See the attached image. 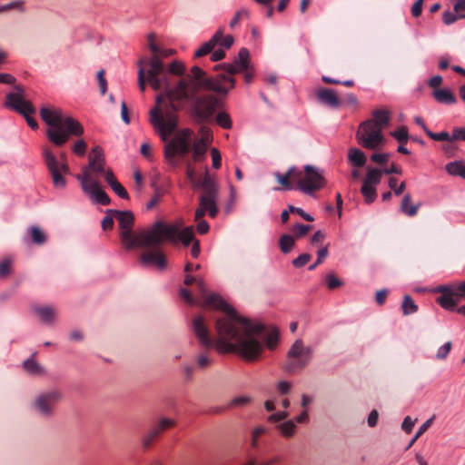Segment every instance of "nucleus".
I'll return each instance as SVG.
<instances>
[{"instance_id":"f257e3e1","label":"nucleus","mask_w":465,"mask_h":465,"mask_svg":"<svg viewBox=\"0 0 465 465\" xmlns=\"http://www.w3.org/2000/svg\"><path fill=\"white\" fill-rule=\"evenodd\" d=\"M182 299L190 305L199 304L225 312L215 322L217 339L213 340L203 316L193 319V331L206 349L215 348L219 353H237L248 361H257L263 346L272 350L278 341L276 331L268 332L264 325L240 316L221 296L210 292L203 279L195 283L194 295L186 288L180 290Z\"/></svg>"},{"instance_id":"f03ea898","label":"nucleus","mask_w":465,"mask_h":465,"mask_svg":"<svg viewBox=\"0 0 465 465\" xmlns=\"http://www.w3.org/2000/svg\"><path fill=\"white\" fill-rule=\"evenodd\" d=\"M169 104L160 111L153 108L150 112V122L158 132L162 140L166 141L176 129L178 124L177 112L187 103L191 116L199 124L212 123L223 101L211 93H200L197 84L189 76L178 81L167 94Z\"/></svg>"},{"instance_id":"7ed1b4c3","label":"nucleus","mask_w":465,"mask_h":465,"mask_svg":"<svg viewBox=\"0 0 465 465\" xmlns=\"http://www.w3.org/2000/svg\"><path fill=\"white\" fill-rule=\"evenodd\" d=\"M41 119L49 126L46 136L56 146H62L71 136L84 134L83 125L71 116L55 107L44 106L40 109Z\"/></svg>"},{"instance_id":"20e7f679","label":"nucleus","mask_w":465,"mask_h":465,"mask_svg":"<svg viewBox=\"0 0 465 465\" xmlns=\"http://www.w3.org/2000/svg\"><path fill=\"white\" fill-rule=\"evenodd\" d=\"M105 159L102 147L94 146L88 155V164L82 168V173L76 175L80 181L83 191L102 205H108L111 202L107 193L102 189L98 180L99 175L104 173Z\"/></svg>"},{"instance_id":"39448f33","label":"nucleus","mask_w":465,"mask_h":465,"mask_svg":"<svg viewBox=\"0 0 465 465\" xmlns=\"http://www.w3.org/2000/svg\"><path fill=\"white\" fill-rule=\"evenodd\" d=\"M200 131L203 137L195 140L193 143H192V130H182L177 138L169 142L165 145V158L172 160L178 153L181 154H186L193 152V159L194 162L203 161L206 156L208 143L212 139V134L207 127H202Z\"/></svg>"},{"instance_id":"423d86ee","label":"nucleus","mask_w":465,"mask_h":465,"mask_svg":"<svg viewBox=\"0 0 465 465\" xmlns=\"http://www.w3.org/2000/svg\"><path fill=\"white\" fill-rule=\"evenodd\" d=\"M107 214H114L119 223L120 238L125 249L131 250L134 247L152 246L153 238L147 237L153 232V226L147 230L134 232L133 226L134 223V215L131 211H118L108 209Z\"/></svg>"},{"instance_id":"0eeeda50","label":"nucleus","mask_w":465,"mask_h":465,"mask_svg":"<svg viewBox=\"0 0 465 465\" xmlns=\"http://www.w3.org/2000/svg\"><path fill=\"white\" fill-rule=\"evenodd\" d=\"M147 237L153 238L152 246L162 245L164 241L176 242L178 240L184 246H189L195 241L193 227L189 226L180 230L178 225L167 224L163 221H157L153 224V232Z\"/></svg>"},{"instance_id":"6e6552de","label":"nucleus","mask_w":465,"mask_h":465,"mask_svg":"<svg viewBox=\"0 0 465 465\" xmlns=\"http://www.w3.org/2000/svg\"><path fill=\"white\" fill-rule=\"evenodd\" d=\"M186 176L190 181L193 189H201L203 193L199 197V202L202 203L203 209H206L207 205L212 207V213L215 212L213 206V198H218L219 195V184L215 181V176L210 174L208 169L203 177H198L193 168L190 164L186 168Z\"/></svg>"},{"instance_id":"1a4fd4ad","label":"nucleus","mask_w":465,"mask_h":465,"mask_svg":"<svg viewBox=\"0 0 465 465\" xmlns=\"http://www.w3.org/2000/svg\"><path fill=\"white\" fill-rule=\"evenodd\" d=\"M188 74L193 82L197 84V90H199V87H203L220 95H226L235 85L234 78L226 76L224 74L206 76L205 72L196 65L192 67L191 74Z\"/></svg>"},{"instance_id":"9d476101","label":"nucleus","mask_w":465,"mask_h":465,"mask_svg":"<svg viewBox=\"0 0 465 465\" xmlns=\"http://www.w3.org/2000/svg\"><path fill=\"white\" fill-rule=\"evenodd\" d=\"M42 155L45 164L51 175L54 187L55 189H64L66 186V179L64 175L70 173V169L66 162V155L61 153L60 157L51 151L49 147H44Z\"/></svg>"},{"instance_id":"9b49d317","label":"nucleus","mask_w":465,"mask_h":465,"mask_svg":"<svg viewBox=\"0 0 465 465\" xmlns=\"http://www.w3.org/2000/svg\"><path fill=\"white\" fill-rule=\"evenodd\" d=\"M163 70L166 72L164 77V83L155 91H163L159 94L156 97V105L153 108H163L166 104H169L168 96L166 95L168 91L173 89L178 81L185 76H191L185 74V68L183 64L174 61L172 62L168 68L163 64ZM162 109H160L161 111Z\"/></svg>"},{"instance_id":"f8f14e48","label":"nucleus","mask_w":465,"mask_h":465,"mask_svg":"<svg viewBox=\"0 0 465 465\" xmlns=\"http://www.w3.org/2000/svg\"><path fill=\"white\" fill-rule=\"evenodd\" d=\"M15 93H9L6 94V101L5 105L25 116L27 124L33 129L38 128V124L35 118L31 116L35 113L33 104L25 101V91L21 85H15Z\"/></svg>"},{"instance_id":"ddd939ff","label":"nucleus","mask_w":465,"mask_h":465,"mask_svg":"<svg viewBox=\"0 0 465 465\" xmlns=\"http://www.w3.org/2000/svg\"><path fill=\"white\" fill-rule=\"evenodd\" d=\"M326 184L322 172L315 166L305 165L303 172L297 176V189L305 194L312 195Z\"/></svg>"},{"instance_id":"4468645a","label":"nucleus","mask_w":465,"mask_h":465,"mask_svg":"<svg viewBox=\"0 0 465 465\" xmlns=\"http://www.w3.org/2000/svg\"><path fill=\"white\" fill-rule=\"evenodd\" d=\"M147 42L153 55L148 60L144 59L143 64L150 66L148 75L153 84V89H158L164 83L166 72L163 70V61L159 59V47L155 44L154 35L150 34L147 37Z\"/></svg>"},{"instance_id":"2eb2a0df","label":"nucleus","mask_w":465,"mask_h":465,"mask_svg":"<svg viewBox=\"0 0 465 465\" xmlns=\"http://www.w3.org/2000/svg\"><path fill=\"white\" fill-rule=\"evenodd\" d=\"M358 143L368 150H380L386 143L382 132L371 122H362L356 133Z\"/></svg>"},{"instance_id":"dca6fc26","label":"nucleus","mask_w":465,"mask_h":465,"mask_svg":"<svg viewBox=\"0 0 465 465\" xmlns=\"http://www.w3.org/2000/svg\"><path fill=\"white\" fill-rule=\"evenodd\" d=\"M311 349L304 347L302 340H297L287 353V361L283 366L285 371L296 373L302 371L311 360Z\"/></svg>"},{"instance_id":"f3484780","label":"nucleus","mask_w":465,"mask_h":465,"mask_svg":"<svg viewBox=\"0 0 465 465\" xmlns=\"http://www.w3.org/2000/svg\"><path fill=\"white\" fill-rule=\"evenodd\" d=\"M63 393L59 390H50L39 393L32 402V409L43 418L54 415L55 406L62 401Z\"/></svg>"},{"instance_id":"a211bd4d","label":"nucleus","mask_w":465,"mask_h":465,"mask_svg":"<svg viewBox=\"0 0 465 465\" xmlns=\"http://www.w3.org/2000/svg\"><path fill=\"white\" fill-rule=\"evenodd\" d=\"M382 171L379 168L368 167L366 176L362 180L361 193L366 203H371L377 197L376 186L381 183Z\"/></svg>"},{"instance_id":"6ab92c4d","label":"nucleus","mask_w":465,"mask_h":465,"mask_svg":"<svg viewBox=\"0 0 465 465\" xmlns=\"http://www.w3.org/2000/svg\"><path fill=\"white\" fill-rule=\"evenodd\" d=\"M160 246H143V248L146 250L140 255L141 263L144 266H153L159 270H163L167 262Z\"/></svg>"},{"instance_id":"aec40b11","label":"nucleus","mask_w":465,"mask_h":465,"mask_svg":"<svg viewBox=\"0 0 465 465\" xmlns=\"http://www.w3.org/2000/svg\"><path fill=\"white\" fill-rule=\"evenodd\" d=\"M437 292L441 293V295L437 298V302L443 309L448 311H454L458 302L464 297L463 294H460V292L456 291L455 285L439 286Z\"/></svg>"},{"instance_id":"412c9836","label":"nucleus","mask_w":465,"mask_h":465,"mask_svg":"<svg viewBox=\"0 0 465 465\" xmlns=\"http://www.w3.org/2000/svg\"><path fill=\"white\" fill-rule=\"evenodd\" d=\"M175 426V420L168 418H162L158 423L152 427L142 438V445L144 449L151 447L152 443L160 437L161 433Z\"/></svg>"},{"instance_id":"4be33fe9","label":"nucleus","mask_w":465,"mask_h":465,"mask_svg":"<svg viewBox=\"0 0 465 465\" xmlns=\"http://www.w3.org/2000/svg\"><path fill=\"white\" fill-rule=\"evenodd\" d=\"M217 200H218V198H213V206L215 209V212L213 213V214H211L212 207L207 205V207H205L206 209H203L202 203H201V202H199V207L195 211L194 220L197 223V232L200 234L206 233L210 228L208 223L203 219V216L205 215V213H208V214L211 218H214L217 215V213H218Z\"/></svg>"},{"instance_id":"5701e85b","label":"nucleus","mask_w":465,"mask_h":465,"mask_svg":"<svg viewBox=\"0 0 465 465\" xmlns=\"http://www.w3.org/2000/svg\"><path fill=\"white\" fill-rule=\"evenodd\" d=\"M317 98L320 100L321 103L331 108H338L341 104L336 92L329 88L319 89L317 91Z\"/></svg>"},{"instance_id":"b1692460","label":"nucleus","mask_w":465,"mask_h":465,"mask_svg":"<svg viewBox=\"0 0 465 465\" xmlns=\"http://www.w3.org/2000/svg\"><path fill=\"white\" fill-rule=\"evenodd\" d=\"M32 310L39 319L46 324H53L57 316L56 309L53 306L34 305Z\"/></svg>"},{"instance_id":"393cba45","label":"nucleus","mask_w":465,"mask_h":465,"mask_svg":"<svg viewBox=\"0 0 465 465\" xmlns=\"http://www.w3.org/2000/svg\"><path fill=\"white\" fill-rule=\"evenodd\" d=\"M105 178V181L111 186L112 190L122 199H128L129 194L125 188L116 180L113 171L110 168L104 167V173H101Z\"/></svg>"},{"instance_id":"a878e982","label":"nucleus","mask_w":465,"mask_h":465,"mask_svg":"<svg viewBox=\"0 0 465 465\" xmlns=\"http://www.w3.org/2000/svg\"><path fill=\"white\" fill-rule=\"evenodd\" d=\"M365 122L372 123L376 128H380L382 132L390 123V112L386 109H376L372 112V119Z\"/></svg>"},{"instance_id":"bb28decb","label":"nucleus","mask_w":465,"mask_h":465,"mask_svg":"<svg viewBox=\"0 0 465 465\" xmlns=\"http://www.w3.org/2000/svg\"><path fill=\"white\" fill-rule=\"evenodd\" d=\"M222 39V29H219L213 37L202 45V46L195 51V57H203L208 54H210L214 47L218 45L219 40Z\"/></svg>"},{"instance_id":"cd10ccee","label":"nucleus","mask_w":465,"mask_h":465,"mask_svg":"<svg viewBox=\"0 0 465 465\" xmlns=\"http://www.w3.org/2000/svg\"><path fill=\"white\" fill-rule=\"evenodd\" d=\"M248 66L242 64L233 60L232 63L230 64H223L216 65L214 67L215 70H222L219 74H224L226 76H230L233 78V75L239 73H242L243 70H246Z\"/></svg>"},{"instance_id":"c85d7f7f","label":"nucleus","mask_w":465,"mask_h":465,"mask_svg":"<svg viewBox=\"0 0 465 465\" xmlns=\"http://www.w3.org/2000/svg\"><path fill=\"white\" fill-rule=\"evenodd\" d=\"M299 175L300 170L296 169L295 167L290 168L284 175H282L278 173H275L277 181L284 189H292V184L291 179L297 183V176Z\"/></svg>"},{"instance_id":"c756f323","label":"nucleus","mask_w":465,"mask_h":465,"mask_svg":"<svg viewBox=\"0 0 465 465\" xmlns=\"http://www.w3.org/2000/svg\"><path fill=\"white\" fill-rule=\"evenodd\" d=\"M432 95L434 99L440 103L444 104H453L457 102V99L453 93L446 88H436L433 90Z\"/></svg>"},{"instance_id":"7c9ffc66","label":"nucleus","mask_w":465,"mask_h":465,"mask_svg":"<svg viewBox=\"0 0 465 465\" xmlns=\"http://www.w3.org/2000/svg\"><path fill=\"white\" fill-rule=\"evenodd\" d=\"M349 162L357 168L363 167L366 164L367 158L365 153L358 148H351L348 152Z\"/></svg>"},{"instance_id":"2f4dec72","label":"nucleus","mask_w":465,"mask_h":465,"mask_svg":"<svg viewBox=\"0 0 465 465\" xmlns=\"http://www.w3.org/2000/svg\"><path fill=\"white\" fill-rule=\"evenodd\" d=\"M143 62H144V58L140 59L138 62V66H139L138 84H139V88L142 92H144L146 83H148L151 85V87L153 88V84H151V82L149 80V75H148V72L150 71V66H146L145 64H143Z\"/></svg>"},{"instance_id":"473e14b6","label":"nucleus","mask_w":465,"mask_h":465,"mask_svg":"<svg viewBox=\"0 0 465 465\" xmlns=\"http://www.w3.org/2000/svg\"><path fill=\"white\" fill-rule=\"evenodd\" d=\"M420 203L418 204H412L411 203V195L410 193H406L401 203V211L404 214L413 217L417 214L419 208L420 207Z\"/></svg>"},{"instance_id":"72a5a7b5","label":"nucleus","mask_w":465,"mask_h":465,"mask_svg":"<svg viewBox=\"0 0 465 465\" xmlns=\"http://www.w3.org/2000/svg\"><path fill=\"white\" fill-rule=\"evenodd\" d=\"M276 428L284 438H292L296 432V425L292 420L277 424Z\"/></svg>"},{"instance_id":"f704fd0d","label":"nucleus","mask_w":465,"mask_h":465,"mask_svg":"<svg viewBox=\"0 0 465 465\" xmlns=\"http://www.w3.org/2000/svg\"><path fill=\"white\" fill-rule=\"evenodd\" d=\"M446 171L453 176H460L465 179V165L462 162H451L446 164Z\"/></svg>"},{"instance_id":"c9c22d12","label":"nucleus","mask_w":465,"mask_h":465,"mask_svg":"<svg viewBox=\"0 0 465 465\" xmlns=\"http://www.w3.org/2000/svg\"><path fill=\"white\" fill-rule=\"evenodd\" d=\"M151 186L153 188V195L146 205V208L148 210L153 209L154 206H156L160 202L161 198L163 197V195L164 194V190L156 184L155 180L152 182Z\"/></svg>"},{"instance_id":"e433bc0d","label":"nucleus","mask_w":465,"mask_h":465,"mask_svg":"<svg viewBox=\"0 0 465 465\" xmlns=\"http://www.w3.org/2000/svg\"><path fill=\"white\" fill-rule=\"evenodd\" d=\"M29 232L34 243L42 245L46 242V235L39 227L32 226Z\"/></svg>"},{"instance_id":"4c0bfd02","label":"nucleus","mask_w":465,"mask_h":465,"mask_svg":"<svg viewBox=\"0 0 465 465\" xmlns=\"http://www.w3.org/2000/svg\"><path fill=\"white\" fill-rule=\"evenodd\" d=\"M401 308L404 315H410L418 311V306L410 295L404 296Z\"/></svg>"},{"instance_id":"58836bf2","label":"nucleus","mask_w":465,"mask_h":465,"mask_svg":"<svg viewBox=\"0 0 465 465\" xmlns=\"http://www.w3.org/2000/svg\"><path fill=\"white\" fill-rule=\"evenodd\" d=\"M213 120L223 129H231L232 126V119L225 112H219L214 115Z\"/></svg>"},{"instance_id":"ea45409f","label":"nucleus","mask_w":465,"mask_h":465,"mask_svg":"<svg viewBox=\"0 0 465 465\" xmlns=\"http://www.w3.org/2000/svg\"><path fill=\"white\" fill-rule=\"evenodd\" d=\"M280 249L283 253L291 252L294 245V237L289 234H282L279 240Z\"/></svg>"},{"instance_id":"a19ab883","label":"nucleus","mask_w":465,"mask_h":465,"mask_svg":"<svg viewBox=\"0 0 465 465\" xmlns=\"http://www.w3.org/2000/svg\"><path fill=\"white\" fill-rule=\"evenodd\" d=\"M24 368L30 374L41 375L45 373V369L34 360L28 359L24 362Z\"/></svg>"},{"instance_id":"79ce46f5","label":"nucleus","mask_w":465,"mask_h":465,"mask_svg":"<svg viewBox=\"0 0 465 465\" xmlns=\"http://www.w3.org/2000/svg\"><path fill=\"white\" fill-rule=\"evenodd\" d=\"M435 419V415H433L432 417H430V419H428L418 430V431L416 432L415 436L411 439V440L409 442L408 446H407V450H409L413 444L414 442L423 434L425 433L428 429L431 426V424L433 423V420Z\"/></svg>"},{"instance_id":"37998d69","label":"nucleus","mask_w":465,"mask_h":465,"mask_svg":"<svg viewBox=\"0 0 465 465\" xmlns=\"http://www.w3.org/2000/svg\"><path fill=\"white\" fill-rule=\"evenodd\" d=\"M24 5H25V1H23V0L12 1L6 5H0V14L11 11L13 9H18L20 12L24 13L25 12Z\"/></svg>"},{"instance_id":"c03bdc74","label":"nucleus","mask_w":465,"mask_h":465,"mask_svg":"<svg viewBox=\"0 0 465 465\" xmlns=\"http://www.w3.org/2000/svg\"><path fill=\"white\" fill-rule=\"evenodd\" d=\"M391 134L401 143H406L408 141V129L405 126L399 127L397 130L391 132Z\"/></svg>"},{"instance_id":"a18cd8bd","label":"nucleus","mask_w":465,"mask_h":465,"mask_svg":"<svg viewBox=\"0 0 465 465\" xmlns=\"http://www.w3.org/2000/svg\"><path fill=\"white\" fill-rule=\"evenodd\" d=\"M267 431L265 427L259 426L253 429L252 432L251 445L253 449L259 446V438Z\"/></svg>"},{"instance_id":"49530a36","label":"nucleus","mask_w":465,"mask_h":465,"mask_svg":"<svg viewBox=\"0 0 465 465\" xmlns=\"http://www.w3.org/2000/svg\"><path fill=\"white\" fill-rule=\"evenodd\" d=\"M291 230L295 238H300L306 235L312 230V226L297 223Z\"/></svg>"},{"instance_id":"de8ad7c7","label":"nucleus","mask_w":465,"mask_h":465,"mask_svg":"<svg viewBox=\"0 0 465 465\" xmlns=\"http://www.w3.org/2000/svg\"><path fill=\"white\" fill-rule=\"evenodd\" d=\"M234 61L249 67L251 65L249 50L245 47L241 48Z\"/></svg>"},{"instance_id":"09e8293b","label":"nucleus","mask_w":465,"mask_h":465,"mask_svg":"<svg viewBox=\"0 0 465 465\" xmlns=\"http://www.w3.org/2000/svg\"><path fill=\"white\" fill-rule=\"evenodd\" d=\"M12 272V261L8 258L0 262V279L6 278Z\"/></svg>"},{"instance_id":"8fccbe9b","label":"nucleus","mask_w":465,"mask_h":465,"mask_svg":"<svg viewBox=\"0 0 465 465\" xmlns=\"http://www.w3.org/2000/svg\"><path fill=\"white\" fill-rule=\"evenodd\" d=\"M426 134L434 141L453 142V139H451V136L447 132L433 133L430 130H426Z\"/></svg>"},{"instance_id":"3c124183","label":"nucleus","mask_w":465,"mask_h":465,"mask_svg":"<svg viewBox=\"0 0 465 465\" xmlns=\"http://www.w3.org/2000/svg\"><path fill=\"white\" fill-rule=\"evenodd\" d=\"M459 13L451 12V11H445L442 15L443 23L445 25H451L452 23L456 22L459 18L465 17V15H458Z\"/></svg>"},{"instance_id":"603ef678","label":"nucleus","mask_w":465,"mask_h":465,"mask_svg":"<svg viewBox=\"0 0 465 465\" xmlns=\"http://www.w3.org/2000/svg\"><path fill=\"white\" fill-rule=\"evenodd\" d=\"M325 282L330 290H334L336 288H339L342 286V282L338 279L335 274L329 273L325 277Z\"/></svg>"},{"instance_id":"864d4df0","label":"nucleus","mask_w":465,"mask_h":465,"mask_svg":"<svg viewBox=\"0 0 465 465\" xmlns=\"http://www.w3.org/2000/svg\"><path fill=\"white\" fill-rule=\"evenodd\" d=\"M397 182L398 180L396 178L391 177L389 179V186L391 190H393L395 195L399 196L404 192L406 183L405 182H402L400 185H397Z\"/></svg>"},{"instance_id":"5fc2aeb1","label":"nucleus","mask_w":465,"mask_h":465,"mask_svg":"<svg viewBox=\"0 0 465 465\" xmlns=\"http://www.w3.org/2000/svg\"><path fill=\"white\" fill-rule=\"evenodd\" d=\"M452 343L451 341H447L442 346H440L436 353V358L438 360H445L451 351Z\"/></svg>"},{"instance_id":"6e6d98bb","label":"nucleus","mask_w":465,"mask_h":465,"mask_svg":"<svg viewBox=\"0 0 465 465\" xmlns=\"http://www.w3.org/2000/svg\"><path fill=\"white\" fill-rule=\"evenodd\" d=\"M252 401V399L251 397L249 396H239V397H235L233 398L230 403H229V407H242V406H245L247 404H249L250 402Z\"/></svg>"},{"instance_id":"4d7b16f0","label":"nucleus","mask_w":465,"mask_h":465,"mask_svg":"<svg viewBox=\"0 0 465 465\" xmlns=\"http://www.w3.org/2000/svg\"><path fill=\"white\" fill-rule=\"evenodd\" d=\"M86 148H87V143H85V141L83 139H79L74 143V144L73 146V152L77 155L84 156L85 153Z\"/></svg>"},{"instance_id":"13d9d810","label":"nucleus","mask_w":465,"mask_h":465,"mask_svg":"<svg viewBox=\"0 0 465 465\" xmlns=\"http://www.w3.org/2000/svg\"><path fill=\"white\" fill-rule=\"evenodd\" d=\"M105 72L104 70H100L97 72V80L99 84L100 93L102 95L105 94L107 91V81L104 77Z\"/></svg>"},{"instance_id":"bf43d9fd","label":"nucleus","mask_w":465,"mask_h":465,"mask_svg":"<svg viewBox=\"0 0 465 465\" xmlns=\"http://www.w3.org/2000/svg\"><path fill=\"white\" fill-rule=\"evenodd\" d=\"M312 259L309 253H302L292 261V265L296 268H301L307 264Z\"/></svg>"},{"instance_id":"052dcab7","label":"nucleus","mask_w":465,"mask_h":465,"mask_svg":"<svg viewBox=\"0 0 465 465\" xmlns=\"http://www.w3.org/2000/svg\"><path fill=\"white\" fill-rule=\"evenodd\" d=\"M318 258H317V261L309 266V270L310 271H312L314 270L319 264H321L323 260L327 257L328 255V248L327 247H322V249H320L318 251Z\"/></svg>"},{"instance_id":"680f3d73","label":"nucleus","mask_w":465,"mask_h":465,"mask_svg":"<svg viewBox=\"0 0 465 465\" xmlns=\"http://www.w3.org/2000/svg\"><path fill=\"white\" fill-rule=\"evenodd\" d=\"M389 158H390V154L386 153H372L371 156V160L373 163L380 164V165L385 164L388 162Z\"/></svg>"},{"instance_id":"e2e57ef3","label":"nucleus","mask_w":465,"mask_h":465,"mask_svg":"<svg viewBox=\"0 0 465 465\" xmlns=\"http://www.w3.org/2000/svg\"><path fill=\"white\" fill-rule=\"evenodd\" d=\"M211 156L213 160V167L214 169H219L222 165V156L220 151L217 148H212Z\"/></svg>"},{"instance_id":"0e129e2a","label":"nucleus","mask_w":465,"mask_h":465,"mask_svg":"<svg viewBox=\"0 0 465 465\" xmlns=\"http://www.w3.org/2000/svg\"><path fill=\"white\" fill-rule=\"evenodd\" d=\"M288 209H289L290 213H297L298 215L302 217L305 221L312 222L314 220L312 215H310L309 213H305L302 208L295 207V206H292V205H289Z\"/></svg>"},{"instance_id":"69168bd1","label":"nucleus","mask_w":465,"mask_h":465,"mask_svg":"<svg viewBox=\"0 0 465 465\" xmlns=\"http://www.w3.org/2000/svg\"><path fill=\"white\" fill-rule=\"evenodd\" d=\"M196 362L200 369H205L212 365L213 360L206 354H201L196 358Z\"/></svg>"},{"instance_id":"338daca9","label":"nucleus","mask_w":465,"mask_h":465,"mask_svg":"<svg viewBox=\"0 0 465 465\" xmlns=\"http://www.w3.org/2000/svg\"><path fill=\"white\" fill-rule=\"evenodd\" d=\"M289 416L287 411H279L273 413L268 417V421L272 423H277L281 420H284Z\"/></svg>"},{"instance_id":"774afa93","label":"nucleus","mask_w":465,"mask_h":465,"mask_svg":"<svg viewBox=\"0 0 465 465\" xmlns=\"http://www.w3.org/2000/svg\"><path fill=\"white\" fill-rule=\"evenodd\" d=\"M114 214H107L106 216L102 220L101 225L104 231L112 230L114 226Z\"/></svg>"}]
</instances>
